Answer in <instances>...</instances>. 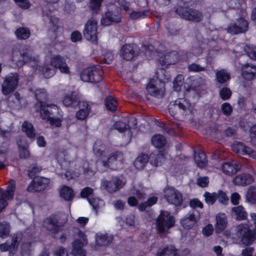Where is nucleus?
Returning <instances> with one entry per match:
<instances>
[{
  "label": "nucleus",
  "mask_w": 256,
  "mask_h": 256,
  "mask_svg": "<svg viewBox=\"0 0 256 256\" xmlns=\"http://www.w3.org/2000/svg\"><path fill=\"white\" fill-rule=\"evenodd\" d=\"M124 156L122 152L116 151L112 152L108 158H98L95 162L91 160H85L82 164L84 173L88 176H93L96 171L103 172L108 170H116L123 164Z\"/></svg>",
  "instance_id": "1"
},
{
  "label": "nucleus",
  "mask_w": 256,
  "mask_h": 256,
  "mask_svg": "<svg viewBox=\"0 0 256 256\" xmlns=\"http://www.w3.org/2000/svg\"><path fill=\"white\" fill-rule=\"evenodd\" d=\"M190 104L184 98H178L168 106V112L170 116L176 120H181L191 112Z\"/></svg>",
  "instance_id": "2"
},
{
  "label": "nucleus",
  "mask_w": 256,
  "mask_h": 256,
  "mask_svg": "<svg viewBox=\"0 0 256 256\" xmlns=\"http://www.w3.org/2000/svg\"><path fill=\"white\" fill-rule=\"evenodd\" d=\"M160 70L161 73L164 74V76H160L158 74V76L160 80L158 78L150 79L146 87L147 91L152 96L158 98H162L164 94V83L162 81V80L166 81L170 80V76L165 74L166 70L164 68H160Z\"/></svg>",
  "instance_id": "3"
},
{
  "label": "nucleus",
  "mask_w": 256,
  "mask_h": 256,
  "mask_svg": "<svg viewBox=\"0 0 256 256\" xmlns=\"http://www.w3.org/2000/svg\"><path fill=\"white\" fill-rule=\"evenodd\" d=\"M104 70L99 64H93L84 68L80 73V80L86 82L94 84L103 80Z\"/></svg>",
  "instance_id": "4"
},
{
  "label": "nucleus",
  "mask_w": 256,
  "mask_h": 256,
  "mask_svg": "<svg viewBox=\"0 0 256 256\" xmlns=\"http://www.w3.org/2000/svg\"><path fill=\"white\" fill-rule=\"evenodd\" d=\"M236 232L240 238L241 242L246 246L251 245L256 240V226L252 230L248 224H238L236 227Z\"/></svg>",
  "instance_id": "5"
},
{
  "label": "nucleus",
  "mask_w": 256,
  "mask_h": 256,
  "mask_svg": "<svg viewBox=\"0 0 256 256\" xmlns=\"http://www.w3.org/2000/svg\"><path fill=\"white\" fill-rule=\"evenodd\" d=\"M176 223L174 217L166 210H160L156 220V228L159 234H163L172 228Z\"/></svg>",
  "instance_id": "6"
},
{
  "label": "nucleus",
  "mask_w": 256,
  "mask_h": 256,
  "mask_svg": "<svg viewBox=\"0 0 256 256\" xmlns=\"http://www.w3.org/2000/svg\"><path fill=\"white\" fill-rule=\"evenodd\" d=\"M175 12L182 18L190 21L200 22L203 18L201 12L189 7L178 6L176 8Z\"/></svg>",
  "instance_id": "7"
},
{
  "label": "nucleus",
  "mask_w": 256,
  "mask_h": 256,
  "mask_svg": "<svg viewBox=\"0 0 256 256\" xmlns=\"http://www.w3.org/2000/svg\"><path fill=\"white\" fill-rule=\"evenodd\" d=\"M19 81V75L16 72H12L6 75L2 86V93L8 95L16 88Z\"/></svg>",
  "instance_id": "8"
},
{
  "label": "nucleus",
  "mask_w": 256,
  "mask_h": 256,
  "mask_svg": "<svg viewBox=\"0 0 256 256\" xmlns=\"http://www.w3.org/2000/svg\"><path fill=\"white\" fill-rule=\"evenodd\" d=\"M122 22V12L120 8H116L114 10H108L104 13L101 20V24L104 26H109L113 23H120Z\"/></svg>",
  "instance_id": "9"
},
{
  "label": "nucleus",
  "mask_w": 256,
  "mask_h": 256,
  "mask_svg": "<svg viewBox=\"0 0 256 256\" xmlns=\"http://www.w3.org/2000/svg\"><path fill=\"white\" fill-rule=\"evenodd\" d=\"M98 22L94 19L88 20L84 25V36L88 40L92 42H98Z\"/></svg>",
  "instance_id": "10"
},
{
  "label": "nucleus",
  "mask_w": 256,
  "mask_h": 256,
  "mask_svg": "<svg viewBox=\"0 0 256 256\" xmlns=\"http://www.w3.org/2000/svg\"><path fill=\"white\" fill-rule=\"evenodd\" d=\"M23 238V234L18 232L14 234L10 244L6 242L0 244V250L2 252L8 251L10 253L15 254L18 249L20 242Z\"/></svg>",
  "instance_id": "11"
},
{
  "label": "nucleus",
  "mask_w": 256,
  "mask_h": 256,
  "mask_svg": "<svg viewBox=\"0 0 256 256\" xmlns=\"http://www.w3.org/2000/svg\"><path fill=\"white\" fill-rule=\"evenodd\" d=\"M136 126V119L134 117H130L128 118L126 122H123L122 120L116 122L114 125V128L122 133L128 130L129 137L131 138L132 136L131 129H135Z\"/></svg>",
  "instance_id": "12"
},
{
  "label": "nucleus",
  "mask_w": 256,
  "mask_h": 256,
  "mask_svg": "<svg viewBox=\"0 0 256 256\" xmlns=\"http://www.w3.org/2000/svg\"><path fill=\"white\" fill-rule=\"evenodd\" d=\"M27 188L28 192H39L44 191L50 184V179L44 177H36Z\"/></svg>",
  "instance_id": "13"
},
{
  "label": "nucleus",
  "mask_w": 256,
  "mask_h": 256,
  "mask_svg": "<svg viewBox=\"0 0 256 256\" xmlns=\"http://www.w3.org/2000/svg\"><path fill=\"white\" fill-rule=\"evenodd\" d=\"M43 226L48 231L56 234L59 232L63 224L59 222L54 214H51L44 219Z\"/></svg>",
  "instance_id": "14"
},
{
  "label": "nucleus",
  "mask_w": 256,
  "mask_h": 256,
  "mask_svg": "<svg viewBox=\"0 0 256 256\" xmlns=\"http://www.w3.org/2000/svg\"><path fill=\"white\" fill-rule=\"evenodd\" d=\"M165 198L170 204L176 206H181L183 202L182 193L174 187L170 188L166 190Z\"/></svg>",
  "instance_id": "15"
},
{
  "label": "nucleus",
  "mask_w": 256,
  "mask_h": 256,
  "mask_svg": "<svg viewBox=\"0 0 256 256\" xmlns=\"http://www.w3.org/2000/svg\"><path fill=\"white\" fill-rule=\"evenodd\" d=\"M120 53L124 60L127 61L132 60L138 56L137 46L134 44H125L122 46Z\"/></svg>",
  "instance_id": "16"
},
{
  "label": "nucleus",
  "mask_w": 256,
  "mask_h": 256,
  "mask_svg": "<svg viewBox=\"0 0 256 256\" xmlns=\"http://www.w3.org/2000/svg\"><path fill=\"white\" fill-rule=\"evenodd\" d=\"M248 22L244 18H240L237 19L235 23L228 26L227 30L232 34H242L248 30Z\"/></svg>",
  "instance_id": "17"
},
{
  "label": "nucleus",
  "mask_w": 256,
  "mask_h": 256,
  "mask_svg": "<svg viewBox=\"0 0 256 256\" xmlns=\"http://www.w3.org/2000/svg\"><path fill=\"white\" fill-rule=\"evenodd\" d=\"M242 167V163L237 160H232L223 163L222 166V172L228 176H233L240 171Z\"/></svg>",
  "instance_id": "18"
},
{
  "label": "nucleus",
  "mask_w": 256,
  "mask_h": 256,
  "mask_svg": "<svg viewBox=\"0 0 256 256\" xmlns=\"http://www.w3.org/2000/svg\"><path fill=\"white\" fill-rule=\"evenodd\" d=\"M50 65L56 70L58 69L62 74H68L70 73V68L67 66L64 58L60 55H55L52 56L50 60Z\"/></svg>",
  "instance_id": "19"
},
{
  "label": "nucleus",
  "mask_w": 256,
  "mask_h": 256,
  "mask_svg": "<svg viewBox=\"0 0 256 256\" xmlns=\"http://www.w3.org/2000/svg\"><path fill=\"white\" fill-rule=\"evenodd\" d=\"M124 184L118 177H112L110 180H103L102 186L110 193L114 192L120 190Z\"/></svg>",
  "instance_id": "20"
},
{
  "label": "nucleus",
  "mask_w": 256,
  "mask_h": 256,
  "mask_svg": "<svg viewBox=\"0 0 256 256\" xmlns=\"http://www.w3.org/2000/svg\"><path fill=\"white\" fill-rule=\"evenodd\" d=\"M178 60V55L176 51H171L162 55L158 59V62L162 66H167L175 64Z\"/></svg>",
  "instance_id": "21"
},
{
  "label": "nucleus",
  "mask_w": 256,
  "mask_h": 256,
  "mask_svg": "<svg viewBox=\"0 0 256 256\" xmlns=\"http://www.w3.org/2000/svg\"><path fill=\"white\" fill-rule=\"evenodd\" d=\"M35 108L40 111V116L44 120H48L52 114L51 109H56L57 106L54 104H36Z\"/></svg>",
  "instance_id": "22"
},
{
  "label": "nucleus",
  "mask_w": 256,
  "mask_h": 256,
  "mask_svg": "<svg viewBox=\"0 0 256 256\" xmlns=\"http://www.w3.org/2000/svg\"><path fill=\"white\" fill-rule=\"evenodd\" d=\"M165 151L156 150L152 152L148 156V162L154 166H161L165 160Z\"/></svg>",
  "instance_id": "23"
},
{
  "label": "nucleus",
  "mask_w": 256,
  "mask_h": 256,
  "mask_svg": "<svg viewBox=\"0 0 256 256\" xmlns=\"http://www.w3.org/2000/svg\"><path fill=\"white\" fill-rule=\"evenodd\" d=\"M78 106L79 110L76 112V116L78 120H84L90 112V106L88 102L85 101L80 102Z\"/></svg>",
  "instance_id": "24"
},
{
  "label": "nucleus",
  "mask_w": 256,
  "mask_h": 256,
  "mask_svg": "<svg viewBox=\"0 0 256 256\" xmlns=\"http://www.w3.org/2000/svg\"><path fill=\"white\" fill-rule=\"evenodd\" d=\"M242 76L248 80H250L256 77V66L246 64L242 66Z\"/></svg>",
  "instance_id": "25"
},
{
  "label": "nucleus",
  "mask_w": 256,
  "mask_h": 256,
  "mask_svg": "<svg viewBox=\"0 0 256 256\" xmlns=\"http://www.w3.org/2000/svg\"><path fill=\"white\" fill-rule=\"evenodd\" d=\"M254 180L253 176L247 173L237 175L233 179V182L236 186H246L252 184Z\"/></svg>",
  "instance_id": "26"
},
{
  "label": "nucleus",
  "mask_w": 256,
  "mask_h": 256,
  "mask_svg": "<svg viewBox=\"0 0 256 256\" xmlns=\"http://www.w3.org/2000/svg\"><path fill=\"white\" fill-rule=\"evenodd\" d=\"M81 102L80 100L78 95L74 92H72L65 96L62 100V103L64 106L72 108L76 107Z\"/></svg>",
  "instance_id": "27"
},
{
  "label": "nucleus",
  "mask_w": 256,
  "mask_h": 256,
  "mask_svg": "<svg viewBox=\"0 0 256 256\" xmlns=\"http://www.w3.org/2000/svg\"><path fill=\"white\" fill-rule=\"evenodd\" d=\"M230 80V73L225 69H220L216 72V81L220 86H227Z\"/></svg>",
  "instance_id": "28"
},
{
  "label": "nucleus",
  "mask_w": 256,
  "mask_h": 256,
  "mask_svg": "<svg viewBox=\"0 0 256 256\" xmlns=\"http://www.w3.org/2000/svg\"><path fill=\"white\" fill-rule=\"evenodd\" d=\"M114 239L112 235L107 233H98L96 236V244L99 246H108L112 242Z\"/></svg>",
  "instance_id": "29"
},
{
  "label": "nucleus",
  "mask_w": 256,
  "mask_h": 256,
  "mask_svg": "<svg viewBox=\"0 0 256 256\" xmlns=\"http://www.w3.org/2000/svg\"><path fill=\"white\" fill-rule=\"evenodd\" d=\"M231 148L233 152L242 155H250L252 152H254L250 148L240 142H234L232 144Z\"/></svg>",
  "instance_id": "30"
},
{
  "label": "nucleus",
  "mask_w": 256,
  "mask_h": 256,
  "mask_svg": "<svg viewBox=\"0 0 256 256\" xmlns=\"http://www.w3.org/2000/svg\"><path fill=\"white\" fill-rule=\"evenodd\" d=\"M216 232L217 233H221L224 230L228 224L226 216L224 214H218L216 216Z\"/></svg>",
  "instance_id": "31"
},
{
  "label": "nucleus",
  "mask_w": 256,
  "mask_h": 256,
  "mask_svg": "<svg viewBox=\"0 0 256 256\" xmlns=\"http://www.w3.org/2000/svg\"><path fill=\"white\" fill-rule=\"evenodd\" d=\"M156 256H178V250L174 246L168 245L162 248H160L157 252Z\"/></svg>",
  "instance_id": "32"
},
{
  "label": "nucleus",
  "mask_w": 256,
  "mask_h": 256,
  "mask_svg": "<svg viewBox=\"0 0 256 256\" xmlns=\"http://www.w3.org/2000/svg\"><path fill=\"white\" fill-rule=\"evenodd\" d=\"M194 158L198 166L200 168H204L208 164L206 154L201 150L194 152Z\"/></svg>",
  "instance_id": "33"
},
{
  "label": "nucleus",
  "mask_w": 256,
  "mask_h": 256,
  "mask_svg": "<svg viewBox=\"0 0 256 256\" xmlns=\"http://www.w3.org/2000/svg\"><path fill=\"white\" fill-rule=\"evenodd\" d=\"M86 245L87 244H85V243L82 242L80 240H75L72 242V252L76 256H84L86 252L82 248Z\"/></svg>",
  "instance_id": "34"
},
{
  "label": "nucleus",
  "mask_w": 256,
  "mask_h": 256,
  "mask_svg": "<svg viewBox=\"0 0 256 256\" xmlns=\"http://www.w3.org/2000/svg\"><path fill=\"white\" fill-rule=\"evenodd\" d=\"M60 195L65 200L69 201L73 199L74 196V193L72 188L64 186L60 190Z\"/></svg>",
  "instance_id": "35"
},
{
  "label": "nucleus",
  "mask_w": 256,
  "mask_h": 256,
  "mask_svg": "<svg viewBox=\"0 0 256 256\" xmlns=\"http://www.w3.org/2000/svg\"><path fill=\"white\" fill-rule=\"evenodd\" d=\"M151 143L154 147L160 148L166 145V140L164 136L160 134H155L152 138Z\"/></svg>",
  "instance_id": "36"
},
{
  "label": "nucleus",
  "mask_w": 256,
  "mask_h": 256,
  "mask_svg": "<svg viewBox=\"0 0 256 256\" xmlns=\"http://www.w3.org/2000/svg\"><path fill=\"white\" fill-rule=\"evenodd\" d=\"M148 162V154H142L134 162V166L137 169H142Z\"/></svg>",
  "instance_id": "37"
},
{
  "label": "nucleus",
  "mask_w": 256,
  "mask_h": 256,
  "mask_svg": "<svg viewBox=\"0 0 256 256\" xmlns=\"http://www.w3.org/2000/svg\"><path fill=\"white\" fill-rule=\"evenodd\" d=\"M105 150L106 147L100 140H98L94 142L93 150L95 155L99 157L98 158L106 157L104 156Z\"/></svg>",
  "instance_id": "38"
},
{
  "label": "nucleus",
  "mask_w": 256,
  "mask_h": 256,
  "mask_svg": "<svg viewBox=\"0 0 256 256\" xmlns=\"http://www.w3.org/2000/svg\"><path fill=\"white\" fill-rule=\"evenodd\" d=\"M14 34L17 38L20 40H26L30 36V29L24 26L18 28L16 30Z\"/></svg>",
  "instance_id": "39"
},
{
  "label": "nucleus",
  "mask_w": 256,
  "mask_h": 256,
  "mask_svg": "<svg viewBox=\"0 0 256 256\" xmlns=\"http://www.w3.org/2000/svg\"><path fill=\"white\" fill-rule=\"evenodd\" d=\"M22 130L26 133V136L28 138H34L36 136L35 130L33 125L27 120L22 123Z\"/></svg>",
  "instance_id": "40"
},
{
  "label": "nucleus",
  "mask_w": 256,
  "mask_h": 256,
  "mask_svg": "<svg viewBox=\"0 0 256 256\" xmlns=\"http://www.w3.org/2000/svg\"><path fill=\"white\" fill-rule=\"evenodd\" d=\"M149 10H144V11L132 10L128 14L129 18L132 20H138L145 18L148 16Z\"/></svg>",
  "instance_id": "41"
},
{
  "label": "nucleus",
  "mask_w": 256,
  "mask_h": 256,
  "mask_svg": "<svg viewBox=\"0 0 256 256\" xmlns=\"http://www.w3.org/2000/svg\"><path fill=\"white\" fill-rule=\"evenodd\" d=\"M106 109L110 112H114L117 109L118 102L116 99L111 96H106L104 100Z\"/></svg>",
  "instance_id": "42"
},
{
  "label": "nucleus",
  "mask_w": 256,
  "mask_h": 256,
  "mask_svg": "<svg viewBox=\"0 0 256 256\" xmlns=\"http://www.w3.org/2000/svg\"><path fill=\"white\" fill-rule=\"evenodd\" d=\"M35 98L38 102L36 104H46L48 101V94L44 88L37 90L35 92Z\"/></svg>",
  "instance_id": "43"
},
{
  "label": "nucleus",
  "mask_w": 256,
  "mask_h": 256,
  "mask_svg": "<svg viewBox=\"0 0 256 256\" xmlns=\"http://www.w3.org/2000/svg\"><path fill=\"white\" fill-rule=\"evenodd\" d=\"M21 59L18 62L17 64L20 66H22L24 64H29L32 61H35L36 58H32L26 50V52L22 50V52H20Z\"/></svg>",
  "instance_id": "44"
},
{
  "label": "nucleus",
  "mask_w": 256,
  "mask_h": 256,
  "mask_svg": "<svg viewBox=\"0 0 256 256\" xmlns=\"http://www.w3.org/2000/svg\"><path fill=\"white\" fill-rule=\"evenodd\" d=\"M232 212L235 214L238 220H244L247 218L246 212L242 206H235L232 208Z\"/></svg>",
  "instance_id": "45"
},
{
  "label": "nucleus",
  "mask_w": 256,
  "mask_h": 256,
  "mask_svg": "<svg viewBox=\"0 0 256 256\" xmlns=\"http://www.w3.org/2000/svg\"><path fill=\"white\" fill-rule=\"evenodd\" d=\"M10 226L9 223L4 222L0 223V238H6L10 234Z\"/></svg>",
  "instance_id": "46"
},
{
  "label": "nucleus",
  "mask_w": 256,
  "mask_h": 256,
  "mask_svg": "<svg viewBox=\"0 0 256 256\" xmlns=\"http://www.w3.org/2000/svg\"><path fill=\"white\" fill-rule=\"evenodd\" d=\"M44 76L46 78L52 77L56 73V70L50 64L44 65L42 68Z\"/></svg>",
  "instance_id": "47"
},
{
  "label": "nucleus",
  "mask_w": 256,
  "mask_h": 256,
  "mask_svg": "<svg viewBox=\"0 0 256 256\" xmlns=\"http://www.w3.org/2000/svg\"><path fill=\"white\" fill-rule=\"evenodd\" d=\"M246 198L249 202L256 204V187L250 186L248 190Z\"/></svg>",
  "instance_id": "48"
},
{
  "label": "nucleus",
  "mask_w": 256,
  "mask_h": 256,
  "mask_svg": "<svg viewBox=\"0 0 256 256\" xmlns=\"http://www.w3.org/2000/svg\"><path fill=\"white\" fill-rule=\"evenodd\" d=\"M14 194L10 192H8L6 190L0 194V204L2 206V207L6 208L8 204L6 200H12L14 198Z\"/></svg>",
  "instance_id": "49"
},
{
  "label": "nucleus",
  "mask_w": 256,
  "mask_h": 256,
  "mask_svg": "<svg viewBox=\"0 0 256 256\" xmlns=\"http://www.w3.org/2000/svg\"><path fill=\"white\" fill-rule=\"evenodd\" d=\"M184 83V76L182 74L178 75L174 82H173V88L174 90L176 92H180L181 90L182 86Z\"/></svg>",
  "instance_id": "50"
},
{
  "label": "nucleus",
  "mask_w": 256,
  "mask_h": 256,
  "mask_svg": "<svg viewBox=\"0 0 256 256\" xmlns=\"http://www.w3.org/2000/svg\"><path fill=\"white\" fill-rule=\"evenodd\" d=\"M102 0H90V8L94 14H97L102 6Z\"/></svg>",
  "instance_id": "51"
},
{
  "label": "nucleus",
  "mask_w": 256,
  "mask_h": 256,
  "mask_svg": "<svg viewBox=\"0 0 256 256\" xmlns=\"http://www.w3.org/2000/svg\"><path fill=\"white\" fill-rule=\"evenodd\" d=\"M219 94L220 96L223 100H226L230 98L232 92L229 88L224 86L220 90Z\"/></svg>",
  "instance_id": "52"
},
{
  "label": "nucleus",
  "mask_w": 256,
  "mask_h": 256,
  "mask_svg": "<svg viewBox=\"0 0 256 256\" xmlns=\"http://www.w3.org/2000/svg\"><path fill=\"white\" fill-rule=\"evenodd\" d=\"M188 72H198L206 70V68L204 66H202L194 62L190 64L188 66Z\"/></svg>",
  "instance_id": "53"
},
{
  "label": "nucleus",
  "mask_w": 256,
  "mask_h": 256,
  "mask_svg": "<svg viewBox=\"0 0 256 256\" xmlns=\"http://www.w3.org/2000/svg\"><path fill=\"white\" fill-rule=\"evenodd\" d=\"M206 202L210 204H214L217 200V193L206 192L204 194Z\"/></svg>",
  "instance_id": "54"
},
{
  "label": "nucleus",
  "mask_w": 256,
  "mask_h": 256,
  "mask_svg": "<svg viewBox=\"0 0 256 256\" xmlns=\"http://www.w3.org/2000/svg\"><path fill=\"white\" fill-rule=\"evenodd\" d=\"M221 110L224 116H228L232 114V107L230 103L224 102L222 104Z\"/></svg>",
  "instance_id": "55"
},
{
  "label": "nucleus",
  "mask_w": 256,
  "mask_h": 256,
  "mask_svg": "<svg viewBox=\"0 0 256 256\" xmlns=\"http://www.w3.org/2000/svg\"><path fill=\"white\" fill-rule=\"evenodd\" d=\"M217 200H218L220 203L224 204H226L228 201V198L226 194L222 190L218 191V194H217Z\"/></svg>",
  "instance_id": "56"
},
{
  "label": "nucleus",
  "mask_w": 256,
  "mask_h": 256,
  "mask_svg": "<svg viewBox=\"0 0 256 256\" xmlns=\"http://www.w3.org/2000/svg\"><path fill=\"white\" fill-rule=\"evenodd\" d=\"M19 156L23 159H26L30 157V152L25 146H19Z\"/></svg>",
  "instance_id": "57"
},
{
  "label": "nucleus",
  "mask_w": 256,
  "mask_h": 256,
  "mask_svg": "<svg viewBox=\"0 0 256 256\" xmlns=\"http://www.w3.org/2000/svg\"><path fill=\"white\" fill-rule=\"evenodd\" d=\"M103 61L104 64H110L114 60V54L110 50H106L103 54Z\"/></svg>",
  "instance_id": "58"
},
{
  "label": "nucleus",
  "mask_w": 256,
  "mask_h": 256,
  "mask_svg": "<svg viewBox=\"0 0 256 256\" xmlns=\"http://www.w3.org/2000/svg\"><path fill=\"white\" fill-rule=\"evenodd\" d=\"M94 190L90 187L84 188L80 192V195L82 198H89L88 196L93 194Z\"/></svg>",
  "instance_id": "59"
},
{
  "label": "nucleus",
  "mask_w": 256,
  "mask_h": 256,
  "mask_svg": "<svg viewBox=\"0 0 256 256\" xmlns=\"http://www.w3.org/2000/svg\"><path fill=\"white\" fill-rule=\"evenodd\" d=\"M58 18L56 16H52L50 19V22L52 26V28H50L52 31L54 32H56L58 28Z\"/></svg>",
  "instance_id": "60"
},
{
  "label": "nucleus",
  "mask_w": 256,
  "mask_h": 256,
  "mask_svg": "<svg viewBox=\"0 0 256 256\" xmlns=\"http://www.w3.org/2000/svg\"><path fill=\"white\" fill-rule=\"evenodd\" d=\"M190 206L192 208L196 210V208H203L202 203L197 198H193L190 201Z\"/></svg>",
  "instance_id": "61"
},
{
  "label": "nucleus",
  "mask_w": 256,
  "mask_h": 256,
  "mask_svg": "<svg viewBox=\"0 0 256 256\" xmlns=\"http://www.w3.org/2000/svg\"><path fill=\"white\" fill-rule=\"evenodd\" d=\"M16 4L22 9H28L30 6V4L28 0H14Z\"/></svg>",
  "instance_id": "62"
},
{
  "label": "nucleus",
  "mask_w": 256,
  "mask_h": 256,
  "mask_svg": "<svg viewBox=\"0 0 256 256\" xmlns=\"http://www.w3.org/2000/svg\"><path fill=\"white\" fill-rule=\"evenodd\" d=\"M181 225L186 229H191L196 224H193L192 222L188 220L186 218L184 217L180 220Z\"/></svg>",
  "instance_id": "63"
},
{
  "label": "nucleus",
  "mask_w": 256,
  "mask_h": 256,
  "mask_svg": "<svg viewBox=\"0 0 256 256\" xmlns=\"http://www.w3.org/2000/svg\"><path fill=\"white\" fill-rule=\"evenodd\" d=\"M197 184L200 187L205 188L208 185V176H200L197 179Z\"/></svg>",
  "instance_id": "64"
}]
</instances>
